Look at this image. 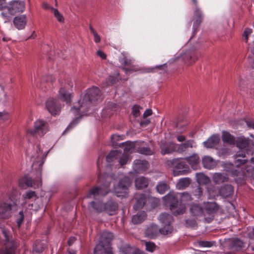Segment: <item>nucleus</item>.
Returning <instances> with one entry per match:
<instances>
[{
	"instance_id": "nucleus-1",
	"label": "nucleus",
	"mask_w": 254,
	"mask_h": 254,
	"mask_svg": "<svg viewBox=\"0 0 254 254\" xmlns=\"http://www.w3.org/2000/svg\"><path fill=\"white\" fill-rule=\"evenodd\" d=\"M102 100V97L99 89L96 87H93L88 89L85 93L83 99L78 101V107L73 106L71 108V112L75 115L74 119L70 123L67 127L66 130H68L75 125L78 122V119L84 114H87L89 108L96 102Z\"/></svg>"
},
{
	"instance_id": "nucleus-2",
	"label": "nucleus",
	"mask_w": 254,
	"mask_h": 254,
	"mask_svg": "<svg viewBox=\"0 0 254 254\" xmlns=\"http://www.w3.org/2000/svg\"><path fill=\"white\" fill-rule=\"evenodd\" d=\"M44 154L40 150V145H37L36 148H34V152L31 155V158L33 162L32 165V169L33 170L36 169L37 167H38L36 180L34 182V181L30 177L28 176L24 177L19 181V185L21 188H24L25 186L38 188L41 186V167L44 162Z\"/></svg>"
},
{
	"instance_id": "nucleus-3",
	"label": "nucleus",
	"mask_w": 254,
	"mask_h": 254,
	"mask_svg": "<svg viewBox=\"0 0 254 254\" xmlns=\"http://www.w3.org/2000/svg\"><path fill=\"white\" fill-rule=\"evenodd\" d=\"M166 205H170V209L174 215L183 214L185 211V206L189 204L191 197L188 192H183L181 194L170 192L163 197Z\"/></svg>"
},
{
	"instance_id": "nucleus-4",
	"label": "nucleus",
	"mask_w": 254,
	"mask_h": 254,
	"mask_svg": "<svg viewBox=\"0 0 254 254\" xmlns=\"http://www.w3.org/2000/svg\"><path fill=\"white\" fill-rule=\"evenodd\" d=\"M25 9V3L23 0H13L6 3L5 0H0V10L4 18V22L9 21L15 14L23 12Z\"/></svg>"
},
{
	"instance_id": "nucleus-5",
	"label": "nucleus",
	"mask_w": 254,
	"mask_h": 254,
	"mask_svg": "<svg viewBox=\"0 0 254 254\" xmlns=\"http://www.w3.org/2000/svg\"><path fill=\"white\" fill-rule=\"evenodd\" d=\"M113 239V235L108 231L102 232L100 237V242L95 248V254H100V251H104L105 254H112L109 244Z\"/></svg>"
},
{
	"instance_id": "nucleus-6",
	"label": "nucleus",
	"mask_w": 254,
	"mask_h": 254,
	"mask_svg": "<svg viewBox=\"0 0 254 254\" xmlns=\"http://www.w3.org/2000/svg\"><path fill=\"white\" fill-rule=\"evenodd\" d=\"M89 207L98 212L106 211L110 215H113L114 212L117 210L118 205L112 201L108 202L106 204L98 201H93L90 202Z\"/></svg>"
},
{
	"instance_id": "nucleus-7",
	"label": "nucleus",
	"mask_w": 254,
	"mask_h": 254,
	"mask_svg": "<svg viewBox=\"0 0 254 254\" xmlns=\"http://www.w3.org/2000/svg\"><path fill=\"white\" fill-rule=\"evenodd\" d=\"M254 164V157L252 158L251 161H249L245 159H237L234 162V165L237 167L236 170H232L231 173L233 175L238 176L239 174L242 175H245V171L249 172L251 168L248 166V164Z\"/></svg>"
},
{
	"instance_id": "nucleus-8",
	"label": "nucleus",
	"mask_w": 254,
	"mask_h": 254,
	"mask_svg": "<svg viewBox=\"0 0 254 254\" xmlns=\"http://www.w3.org/2000/svg\"><path fill=\"white\" fill-rule=\"evenodd\" d=\"M49 130L47 123L44 120H37L34 124V128L28 130V133L33 136H42Z\"/></svg>"
},
{
	"instance_id": "nucleus-9",
	"label": "nucleus",
	"mask_w": 254,
	"mask_h": 254,
	"mask_svg": "<svg viewBox=\"0 0 254 254\" xmlns=\"http://www.w3.org/2000/svg\"><path fill=\"white\" fill-rule=\"evenodd\" d=\"M0 232L1 233L0 237H3L5 245V250H1L0 254H14V250L16 247V244L13 240H10L8 231L5 229L0 227Z\"/></svg>"
},
{
	"instance_id": "nucleus-10",
	"label": "nucleus",
	"mask_w": 254,
	"mask_h": 254,
	"mask_svg": "<svg viewBox=\"0 0 254 254\" xmlns=\"http://www.w3.org/2000/svg\"><path fill=\"white\" fill-rule=\"evenodd\" d=\"M159 220L163 225V227L160 229L161 234L165 235L171 233L173 227L171 226V223L173 221V217L169 214L163 213L160 215Z\"/></svg>"
},
{
	"instance_id": "nucleus-11",
	"label": "nucleus",
	"mask_w": 254,
	"mask_h": 254,
	"mask_svg": "<svg viewBox=\"0 0 254 254\" xmlns=\"http://www.w3.org/2000/svg\"><path fill=\"white\" fill-rule=\"evenodd\" d=\"M130 183V179L127 177H125L120 181L118 185L115 187L114 192L118 197L126 196Z\"/></svg>"
},
{
	"instance_id": "nucleus-12",
	"label": "nucleus",
	"mask_w": 254,
	"mask_h": 254,
	"mask_svg": "<svg viewBox=\"0 0 254 254\" xmlns=\"http://www.w3.org/2000/svg\"><path fill=\"white\" fill-rule=\"evenodd\" d=\"M109 184L104 183L100 187H95L92 189L87 194V198H94L95 199L100 198V197L106 195L109 191Z\"/></svg>"
},
{
	"instance_id": "nucleus-13",
	"label": "nucleus",
	"mask_w": 254,
	"mask_h": 254,
	"mask_svg": "<svg viewBox=\"0 0 254 254\" xmlns=\"http://www.w3.org/2000/svg\"><path fill=\"white\" fill-rule=\"evenodd\" d=\"M12 203L5 200L0 201V224L12 214Z\"/></svg>"
},
{
	"instance_id": "nucleus-14",
	"label": "nucleus",
	"mask_w": 254,
	"mask_h": 254,
	"mask_svg": "<svg viewBox=\"0 0 254 254\" xmlns=\"http://www.w3.org/2000/svg\"><path fill=\"white\" fill-rule=\"evenodd\" d=\"M72 86L73 84L71 81H68L67 83L63 85L59 90L58 98L67 104H69L71 101L72 95L67 89H71Z\"/></svg>"
},
{
	"instance_id": "nucleus-15",
	"label": "nucleus",
	"mask_w": 254,
	"mask_h": 254,
	"mask_svg": "<svg viewBox=\"0 0 254 254\" xmlns=\"http://www.w3.org/2000/svg\"><path fill=\"white\" fill-rule=\"evenodd\" d=\"M250 140L244 137H240L236 140V145L240 151H238L236 156V158L242 157L243 159L245 157V152H247L249 148Z\"/></svg>"
},
{
	"instance_id": "nucleus-16",
	"label": "nucleus",
	"mask_w": 254,
	"mask_h": 254,
	"mask_svg": "<svg viewBox=\"0 0 254 254\" xmlns=\"http://www.w3.org/2000/svg\"><path fill=\"white\" fill-rule=\"evenodd\" d=\"M185 158L177 159L174 162L175 168L173 170V175L175 176L184 175L186 174L189 169L188 165L186 163Z\"/></svg>"
},
{
	"instance_id": "nucleus-17",
	"label": "nucleus",
	"mask_w": 254,
	"mask_h": 254,
	"mask_svg": "<svg viewBox=\"0 0 254 254\" xmlns=\"http://www.w3.org/2000/svg\"><path fill=\"white\" fill-rule=\"evenodd\" d=\"M46 107L49 112L53 116L58 115L61 110V106L58 103V100L53 98H49L46 102Z\"/></svg>"
},
{
	"instance_id": "nucleus-18",
	"label": "nucleus",
	"mask_w": 254,
	"mask_h": 254,
	"mask_svg": "<svg viewBox=\"0 0 254 254\" xmlns=\"http://www.w3.org/2000/svg\"><path fill=\"white\" fill-rule=\"evenodd\" d=\"M134 144L132 143H129L126 145L124 147V152L119 160V163L121 166L126 164L131 160L129 153L132 152L133 149Z\"/></svg>"
},
{
	"instance_id": "nucleus-19",
	"label": "nucleus",
	"mask_w": 254,
	"mask_h": 254,
	"mask_svg": "<svg viewBox=\"0 0 254 254\" xmlns=\"http://www.w3.org/2000/svg\"><path fill=\"white\" fill-rule=\"evenodd\" d=\"M149 165L145 160H135L133 162V169L136 173H142L149 168Z\"/></svg>"
},
{
	"instance_id": "nucleus-20",
	"label": "nucleus",
	"mask_w": 254,
	"mask_h": 254,
	"mask_svg": "<svg viewBox=\"0 0 254 254\" xmlns=\"http://www.w3.org/2000/svg\"><path fill=\"white\" fill-rule=\"evenodd\" d=\"M27 22V17L25 14L15 16L13 19V24L18 30L23 29Z\"/></svg>"
},
{
	"instance_id": "nucleus-21",
	"label": "nucleus",
	"mask_w": 254,
	"mask_h": 254,
	"mask_svg": "<svg viewBox=\"0 0 254 254\" xmlns=\"http://www.w3.org/2000/svg\"><path fill=\"white\" fill-rule=\"evenodd\" d=\"M120 62L125 67H123V69L125 70L126 73H128L130 71H137V68L132 64L133 61L131 59H128L127 57H124V58L120 60Z\"/></svg>"
},
{
	"instance_id": "nucleus-22",
	"label": "nucleus",
	"mask_w": 254,
	"mask_h": 254,
	"mask_svg": "<svg viewBox=\"0 0 254 254\" xmlns=\"http://www.w3.org/2000/svg\"><path fill=\"white\" fill-rule=\"evenodd\" d=\"M161 153L166 154L177 151V144L174 142H164L160 145Z\"/></svg>"
},
{
	"instance_id": "nucleus-23",
	"label": "nucleus",
	"mask_w": 254,
	"mask_h": 254,
	"mask_svg": "<svg viewBox=\"0 0 254 254\" xmlns=\"http://www.w3.org/2000/svg\"><path fill=\"white\" fill-rule=\"evenodd\" d=\"M177 146V151L179 153H183L188 151L190 148L195 147L196 144L193 140L190 139Z\"/></svg>"
},
{
	"instance_id": "nucleus-24",
	"label": "nucleus",
	"mask_w": 254,
	"mask_h": 254,
	"mask_svg": "<svg viewBox=\"0 0 254 254\" xmlns=\"http://www.w3.org/2000/svg\"><path fill=\"white\" fill-rule=\"evenodd\" d=\"M160 232V229L157 225L152 224L147 228L145 231V235L148 237L153 239L156 237Z\"/></svg>"
},
{
	"instance_id": "nucleus-25",
	"label": "nucleus",
	"mask_w": 254,
	"mask_h": 254,
	"mask_svg": "<svg viewBox=\"0 0 254 254\" xmlns=\"http://www.w3.org/2000/svg\"><path fill=\"white\" fill-rule=\"evenodd\" d=\"M220 141V137L218 134L211 135L208 139L203 142L204 146L208 148L215 147Z\"/></svg>"
},
{
	"instance_id": "nucleus-26",
	"label": "nucleus",
	"mask_w": 254,
	"mask_h": 254,
	"mask_svg": "<svg viewBox=\"0 0 254 254\" xmlns=\"http://www.w3.org/2000/svg\"><path fill=\"white\" fill-rule=\"evenodd\" d=\"M202 13L201 10L198 7H196L193 14L194 22L193 29L194 31L199 26L202 20Z\"/></svg>"
},
{
	"instance_id": "nucleus-27",
	"label": "nucleus",
	"mask_w": 254,
	"mask_h": 254,
	"mask_svg": "<svg viewBox=\"0 0 254 254\" xmlns=\"http://www.w3.org/2000/svg\"><path fill=\"white\" fill-rule=\"evenodd\" d=\"M202 161L203 167L208 169L214 168L217 165L216 161L208 156H204Z\"/></svg>"
},
{
	"instance_id": "nucleus-28",
	"label": "nucleus",
	"mask_w": 254,
	"mask_h": 254,
	"mask_svg": "<svg viewBox=\"0 0 254 254\" xmlns=\"http://www.w3.org/2000/svg\"><path fill=\"white\" fill-rule=\"evenodd\" d=\"M219 192L222 196L227 197L233 194L234 189L231 185H226L220 189Z\"/></svg>"
},
{
	"instance_id": "nucleus-29",
	"label": "nucleus",
	"mask_w": 254,
	"mask_h": 254,
	"mask_svg": "<svg viewBox=\"0 0 254 254\" xmlns=\"http://www.w3.org/2000/svg\"><path fill=\"white\" fill-rule=\"evenodd\" d=\"M185 160L193 169H196L197 165L200 161L199 157L196 153H194L190 156L186 157Z\"/></svg>"
},
{
	"instance_id": "nucleus-30",
	"label": "nucleus",
	"mask_w": 254,
	"mask_h": 254,
	"mask_svg": "<svg viewBox=\"0 0 254 254\" xmlns=\"http://www.w3.org/2000/svg\"><path fill=\"white\" fill-rule=\"evenodd\" d=\"M190 211L191 215L195 217L201 216L203 213L202 208L196 203L190 204Z\"/></svg>"
},
{
	"instance_id": "nucleus-31",
	"label": "nucleus",
	"mask_w": 254,
	"mask_h": 254,
	"mask_svg": "<svg viewBox=\"0 0 254 254\" xmlns=\"http://www.w3.org/2000/svg\"><path fill=\"white\" fill-rule=\"evenodd\" d=\"M146 218V214L144 211H140L134 215L131 219L132 223L134 224H138L141 223Z\"/></svg>"
},
{
	"instance_id": "nucleus-32",
	"label": "nucleus",
	"mask_w": 254,
	"mask_h": 254,
	"mask_svg": "<svg viewBox=\"0 0 254 254\" xmlns=\"http://www.w3.org/2000/svg\"><path fill=\"white\" fill-rule=\"evenodd\" d=\"M136 202L133 208L137 210L143 207L146 202V197L144 194H139L136 195Z\"/></svg>"
},
{
	"instance_id": "nucleus-33",
	"label": "nucleus",
	"mask_w": 254,
	"mask_h": 254,
	"mask_svg": "<svg viewBox=\"0 0 254 254\" xmlns=\"http://www.w3.org/2000/svg\"><path fill=\"white\" fill-rule=\"evenodd\" d=\"M31 214V211H23V210L19 211V213L15 215V221L16 223V226L18 228H19L23 223L25 215L27 214Z\"/></svg>"
},
{
	"instance_id": "nucleus-34",
	"label": "nucleus",
	"mask_w": 254,
	"mask_h": 254,
	"mask_svg": "<svg viewBox=\"0 0 254 254\" xmlns=\"http://www.w3.org/2000/svg\"><path fill=\"white\" fill-rule=\"evenodd\" d=\"M148 180L143 177L137 178L135 182V187L138 189L146 188L148 185Z\"/></svg>"
},
{
	"instance_id": "nucleus-35",
	"label": "nucleus",
	"mask_w": 254,
	"mask_h": 254,
	"mask_svg": "<svg viewBox=\"0 0 254 254\" xmlns=\"http://www.w3.org/2000/svg\"><path fill=\"white\" fill-rule=\"evenodd\" d=\"M222 138L223 141L225 143L230 145H234L235 144V137L227 131H223L222 132Z\"/></svg>"
},
{
	"instance_id": "nucleus-36",
	"label": "nucleus",
	"mask_w": 254,
	"mask_h": 254,
	"mask_svg": "<svg viewBox=\"0 0 254 254\" xmlns=\"http://www.w3.org/2000/svg\"><path fill=\"white\" fill-rule=\"evenodd\" d=\"M190 179L189 178H182L178 182L176 187L178 190H183L189 186Z\"/></svg>"
},
{
	"instance_id": "nucleus-37",
	"label": "nucleus",
	"mask_w": 254,
	"mask_h": 254,
	"mask_svg": "<svg viewBox=\"0 0 254 254\" xmlns=\"http://www.w3.org/2000/svg\"><path fill=\"white\" fill-rule=\"evenodd\" d=\"M252 29L250 28H246L244 30V32L243 33V38L244 40L246 43H247L249 45V48L250 49L251 47V43L249 42V39L252 38L253 40H254V36L252 35Z\"/></svg>"
},
{
	"instance_id": "nucleus-38",
	"label": "nucleus",
	"mask_w": 254,
	"mask_h": 254,
	"mask_svg": "<svg viewBox=\"0 0 254 254\" xmlns=\"http://www.w3.org/2000/svg\"><path fill=\"white\" fill-rule=\"evenodd\" d=\"M213 180L216 184H220L221 183L227 181L228 177L227 176L224 175L220 173H215L213 176Z\"/></svg>"
},
{
	"instance_id": "nucleus-39",
	"label": "nucleus",
	"mask_w": 254,
	"mask_h": 254,
	"mask_svg": "<svg viewBox=\"0 0 254 254\" xmlns=\"http://www.w3.org/2000/svg\"><path fill=\"white\" fill-rule=\"evenodd\" d=\"M195 177L196 181L199 184H206L210 181L209 178L202 173H196Z\"/></svg>"
},
{
	"instance_id": "nucleus-40",
	"label": "nucleus",
	"mask_w": 254,
	"mask_h": 254,
	"mask_svg": "<svg viewBox=\"0 0 254 254\" xmlns=\"http://www.w3.org/2000/svg\"><path fill=\"white\" fill-rule=\"evenodd\" d=\"M116 106L115 105H112L110 107H108L104 109L102 112V116L104 118L111 116L116 111Z\"/></svg>"
},
{
	"instance_id": "nucleus-41",
	"label": "nucleus",
	"mask_w": 254,
	"mask_h": 254,
	"mask_svg": "<svg viewBox=\"0 0 254 254\" xmlns=\"http://www.w3.org/2000/svg\"><path fill=\"white\" fill-rule=\"evenodd\" d=\"M205 209L208 214H212L218 210V206L214 202H207L205 204Z\"/></svg>"
},
{
	"instance_id": "nucleus-42",
	"label": "nucleus",
	"mask_w": 254,
	"mask_h": 254,
	"mask_svg": "<svg viewBox=\"0 0 254 254\" xmlns=\"http://www.w3.org/2000/svg\"><path fill=\"white\" fill-rule=\"evenodd\" d=\"M156 189L158 193L163 194L169 189V186L165 182H160L156 186Z\"/></svg>"
},
{
	"instance_id": "nucleus-43",
	"label": "nucleus",
	"mask_w": 254,
	"mask_h": 254,
	"mask_svg": "<svg viewBox=\"0 0 254 254\" xmlns=\"http://www.w3.org/2000/svg\"><path fill=\"white\" fill-rule=\"evenodd\" d=\"M125 250V254H145L139 250L132 248L129 245L126 246Z\"/></svg>"
},
{
	"instance_id": "nucleus-44",
	"label": "nucleus",
	"mask_w": 254,
	"mask_h": 254,
	"mask_svg": "<svg viewBox=\"0 0 254 254\" xmlns=\"http://www.w3.org/2000/svg\"><path fill=\"white\" fill-rule=\"evenodd\" d=\"M23 198L27 201L30 199H35L37 198V195L34 191H27L25 194L22 195Z\"/></svg>"
},
{
	"instance_id": "nucleus-45",
	"label": "nucleus",
	"mask_w": 254,
	"mask_h": 254,
	"mask_svg": "<svg viewBox=\"0 0 254 254\" xmlns=\"http://www.w3.org/2000/svg\"><path fill=\"white\" fill-rule=\"evenodd\" d=\"M51 11L53 13L55 17L60 22H63L64 21V18L62 14L59 11V10L55 8H51Z\"/></svg>"
},
{
	"instance_id": "nucleus-46",
	"label": "nucleus",
	"mask_w": 254,
	"mask_h": 254,
	"mask_svg": "<svg viewBox=\"0 0 254 254\" xmlns=\"http://www.w3.org/2000/svg\"><path fill=\"white\" fill-rule=\"evenodd\" d=\"M119 152L117 150H114L110 152L106 157V160L108 162H111L116 159L118 156Z\"/></svg>"
},
{
	"instance_id": "nucleus-47",
	"label": "nucleus",
	"mask_w": 254,
	"mask_h": 254,
	"mask_svg": "<svg viewBox=\"0 0 254 254\" xmlns=\"http://www.w3.org/2000/svg\"><path fill=\"white\" fill-rule=\"evenodd\" d=\"M243 247L244 243L241 240L238 239H235L233 240L232 247L235 248L236 250H238Z\"/></svg>"
},
{
	"instance_id": "nucleus-48",
	"label": "nucleus",
	"mask_w": 254,
	"mask_h": 254,
	"mask_svg": "<svg viewBox=\"0 0 254 254\" xmlns=\"http://www.w3.org/2000/svg\"><path fill=\"white\" fill-rule=\"evenodd\" d=\"M137 151L140 154L146 155H150L153 153L152 151L150 148L145 147L137 148Z\"/></svg>"
},
{
	"instance_id": "nucleus-49",
	"label": "nucleus",
	"mask_w": 254,
	"mask_h": 254,
	"mask_svg": "<svg viewBox=\"0 0 254 254\" xmlns=\"http://www.w3.org/2000/svg\"><path fill=\"white\" fill-rule=\"evenodd\" d=\"M237 83L240 90L244 89L247 85V82L246 80L241 77H239L237 81Z\"/></svg>"
},
{
	"instance_id": "nucleus-50",
	"label": "nucleus",
	"mask_w": 254,
	"mask_h": 254,
	"mask_svg": "<svg viewBox=\"0 0 254 254\" xmlns=\"http://www.w3.org/2000/svg\"><path fill=\"white\" fill-rule=\"evenodd\" d=\"M146 250L150 252H153L155 249V245L152 242L145 243Z\"/></svg>"
},
{
	"instance_id": "nucleus-51",
	"label": "nucleus",
	"mask_w": 254,
	"mask_h": 254,
	"mask_svg": "<svg viewBox=\"0 0 254 254\" xmlns=\"http://www.w3.org/2000/svg\"><path fill=\"white\" fill-rule=\"evenodd\" d=\"M141 108L138 106H134L132 107V114L135 117H137L140 115V109Z\"/></svg>"
},
{
	"instance_id": "nucleus-52",
	"label": "nucleus",
	"mask_w": 254,
	"mask_h": 254,
	"mask_svg": "<svg viewBox=\"0 0 254 254\" xmlns=\"http://www.w3.org/2000/svg\"><path fill=\"white\" fill-rule=\"evenodd\" d=\"M193 193L194 195L197 196V198H199L202 194V191L199 187H197L193 190Z\"/></svg>"
},
{
	"instance_id": "nucleus-53",
	"label": "nucleus",
	"mask_w": 254,
	"mask_h": 254,
	"mask_svg": "<svg viewBox=\"0 0 254 254\" xmlns=\"http://www.w3.org/2000/svg\"><path fill=\"white\" fill-rule=\"evenodd\" d=\"M9 117V114L6 111L0 112V120L6 121L8 120Z\"/></svg>"
},
{
	"instance_id": "nucleus-54",
	"label": "nucleus",
	"mask_w": 254,
	"mask_h": 254,
	"mask_svg": "<svg viewBox=\"0 0 254 254\" xmlns=\"http://www.w3.org/2000/svg\"><path fill=\"white\" fill-rule=\"evenodd\" d=\"M199 245L203 247H210L212 246V244L210 242L201 241L199 242Z\"/></svg>"
},
{
	"instance_id": "nucleus-55",
	"label": "nucleus",
	"mask_w": 254,
	"mask_h": 254,
	"mask_svg": "<svg viewBox=\"0 0 254 254\" xmlns=\"http://www.w3.org/2000/svg\"><path fill=\"white\" fill-rule=\"evenodd\" d=\"M152 114V111L151 109H147L143 113V117L144 118L151 116Z\"/></svg>"
},
{
	"instance_id": "nucleus-56",
	"label": "nucleus",
	"mask_w": 254,
	"mask_h": 254,
	"mask_svg": "<svg viewBox=\"0 0 254 254\" xmlns=\"http://www.w3.org/2000/svg\"><path fill=\"white\" fill-rule=\"evenodd\" d=\"M246 124L248 127L254 129V120H248L246 121Z\"/></svg>"
},
{
	"instance_id": "nucleus-57",
	"label": "nucleus",
	"mask_w": 254,
	"mask_h": 254,
	"mask_svg": "<svg viewBox=\"0 0 254 254\" xmlns=\"http://www.w3.org/2000/svg\"><path fill=\"white\" fill-rule=\"evenodd\" d=\"M150 121L149 119H145L144 121L140 122V125L142 127H146L150 123Z\"/></svg>"
},
{
	"instance_id": "nucleus-58",
	"label": "nucleus",
	"mask_w": 254,
	"mask_h": 254,
	"mask_svg": "<svg viewBox=\"0 0 254 254\" xmlns=\"http://www.w3.org/2000/svg\"><path fill=\"white\" fill-rule=\"evenodd\" d=\"M97 55L100 57L102 59H105L106 58V54L101 51H98L97 52Z\"/></svg>"
},
{
	"instance_id": "nucleus-59",
	"label": "nucleus",
	"mask_w": 254,
	"mask_h": 254,
	"mask_svg": "<svg viewBox=\"0 0 254 254\" xmlns=\"http://www.w3.org/2000/svg\"><path fill=\"white\" fill-rule=\"evenodd\" d=\"M93 36H94V40L95 43H98L100 42L101 38H100V36L97 34V33L94 34L93 35Z\"/></svg>"
},
{
	"instance_id": "nucleus-60",
	"label": "nucleus",
	"mask_w": 254,
	"mask_h": 254,
	"mask_svg": "<svg viewBox=\"0 0 254 254\" xmlns=\"http://www.w3.org/2000/svg\"><path fill=\"white\" fill-rule=\"evenodd\" d=\"M249 236L250 238V240L252 241H254V228L253 229L252 231L249 232ZM252 243H253V242H250L251 244Z\"/></svg>"
},
{
	"instance_id": "nucleus-61",
	"label": "nucleus",
	"mask_w": 254,
	"mask_h": 254,
	"mask_svg": "<svg viewBox=\"0 0 254 254\" xmlns=\"http://www.w3.org/2000/svg\"><path fill=\"white\" fill-rule=\"evenodd\" d=\"M177 139L179 142H183L186 140V137L182 135H179L177 136Z\"/></svg>"
},
{
	"instance_id": "nucleus-62",
	"label": "nucleus",
	"mask_w": 254,
	"mask_h": 254,
	"mask_svg": "<svg viewBox=\"0 0 254 254\" xmlns=\"http://www.w3.org/2000/svg\"><path fill=\"white\" fill-rule=\"evenodd\" d=\"M75 238L74 237H71L69 238L68 240V245L70 246H71L75 241Z\"/></svg>"
},
{
	"instance_id": "nucleus-63",
	"label": "nucleus",
	"mask_w": 254,
	"mask_h": 254,
	"mask_svg": "<svg viewBox=\"0 0 254 254\" xmlns=\"http://www.w3.org/2000/svg\"><path fill=\"white\" fill-rule=\"evenodd\" d=\"M187 224L190 226L194 227L195 225L196 222L194 220H188L186 221Z\"/></svg>"
},
{
	"instance_id": "nucleus-64",
	"label": "nucleus",
	"mask_w": 254,
	"mask_h": 254,
	"mask_svg": "<svg viewBox=\"0 0 254 254\" xmlns=\"http://www.w3.org/2000/svg\"><path fill=\"white\" fill-rule=\"evenodd\" d=\"M42 6L44 8H45L46 9H49L51 11V8H53L50 5H49V4H48L47 3H46V2L43 3Z\"/></svg>"
}]
</instances>
